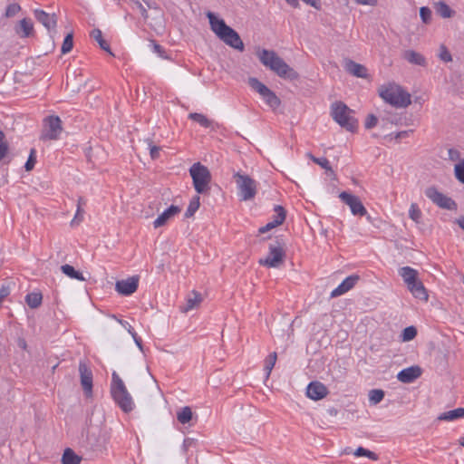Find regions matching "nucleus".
<instances>
[{
	"instance_id": "39448f33",
	"label": "nucleus",
	"mask_w": 464,
	"mask_h": 464,
	"mask_svg": "<svg viewBox=\"0 0 464 464\" xmlns=\"http://www.w3.org/2000/svg\"><path fill=\"white\" fill-rule=\"evenodd\" d=\"M379 95L387 103L396 108H406L411 103L410 93L399 85L382 86L379 90Z\"/></svg>"
},
{
	"instance_id": "393cba45",
	"label": "nucleus",
	"mask_w": 464,
	"mask_h": 464,
	"mask_svg": "<svg viewBox=\"0 0 464 464\" xmlns=\"http://www.w3.org/2000/svg\"><path fill=\"white\" fill-rule=\"evenodd\" d=\"M399 275L407 285H410V284L414 283V281L418 279V271L411 266H403L400 268Z\"/></svg>"
},
{
	"instance_id": "7c9ffc66",
	"label": "nucleus",
	"mask_w": 464,
	"mask_h": 464,
	"mask_svg": "<svg viewBox=\"0 0 464 464\" xmlns=\"http://www.w3.org/2000/svg\"><path fill=\"white\" fill-rule=\"evenodd\" d=\"M62 462L63 464H80L81 458L72 449L68 448L63 454Z\"/></svg>"
},
{
	"instance_id": "de8ad7c7",
	"label": "nucleus",
	"mask_w": 464,
	"mask_h": 464,
	"mask_svg": "<svg viewBox=\"0 0 464 464\" xmlns=\"http://www.w3.org/2000/svg\"><path fill=\"white\" fill-rule=\"evenodd\" d=\"M35 150L32 149L29 154V157L27 159V161L24 164V169L26 171H31L36 163V156H35Z\"/></svg>"
},
{
	"instance_id": "9b49d317",
	"label": "nucleus",
	"mask_w": 464,
	"mask_h": 464,
	"mask_svg": "<svg viewBox=\"0 0 464 464\" xmlns=\"http://www.w3.org/2000/svg\"><path fill=\"white\" fill-rule=\"evenodd\" d=\"M425 196L441 208L449 210L457 208L456 202L452 198L440 192L434 186L429 187L425 189Z\"/></svg>"
},
{
	"instance_id": "6ab92c4d",
	"label": "nucleus",
	"mask_w": 464,
	"mask_h": 464,
	"mask_svg": "<svg viewBox=\"0 0 464 464\" xmlns=\"http://www.w3.org/2000/svg\"><path fill=\"white\" fill-rule=\"evenodd\" d=\"M181 208L179 207L171 205L153 221V227L158 228L165 226L170 218L179 214Z\"/></svg>"
},
{
	"instance_id": "4be33fe9",
	"label": "nucleus",
	"mask_w": 464,
	"mask_h": 464,
	"mask_svg": "<svg viewBox=\"0 0 464 464\" xmlns=\"http://www.w3.org/2000/svg\"><path fill=\"white\" fill-rule=\"evenodd\" d=\"M407 287L415 298L423 301L428 300L429 295L427 290L423 285L422 282L420 281L419 279H416L414 283L410 284V285H407Z\"/></svg>"
},
{
	"instance_id": "a878e982",
	"label": "nucleus",
	"mask_w": 464,
	"mask_h": 464,
	"mask_svg": "<svg viewBox=\"0 0 464 464\" xmlns=\"http://www.w3.org/2000/svg\"><path fill=\"white\" fill-rule=\"evenodd\" d=\"M91 37L93 38L103 51L107 52L110 55L114 56L111 52L110 44L103 39L102 33L100 29L95 28L91 32Z\"/></svg>"
},
{
	"instance_id": "680f3d73",
	"label": "nucleus",
	"mask_w": 464,
	"mask_h": 464,
	"mask_svg": "<svg viewBox=\"0 0 464 464\" xmlns=\"http://www.w3.org/2000/svg\"><path fill=\"white\" fill-rule=\"evenodd\" d=\"M8 146H0V161L6 156Z\"/></svg>"
},
{
	"instance_id": "603ef678",
	"label": "nucleus",
	"mask_w": 464,
	"mask_h": 464,
	"mask_svg": "<svg viewBox=\"0 0 464 464\" xmlns=\"http://www.w3.org/2000/svg\"><path fill=\"white\" fill-rule=\"evenodd\" d=\"M83 213H84V210L82 209V208L78 206L76 213H75V216H74V218H72V220L71 222L72 226L78 225V224H80L82 221V219H83Z\"/></svg>"
},
{
	"instance_id": "423d86ee",
	"label": "nucleus",
	"mask_w": 464,
	"mask_h": 464,
	"mask_svg": "<svg viewBox=\"0 0 464 464\" xmlns=\"http://www.w3.org/2000/svg\"><path fill=\"white\" fill-rule=\"evenodd\" d=\"M189 174L198 193L203 194L209 189L208 184L211 181V174L206 166L200 162L194 163L189 169Z\"/></svg>"
},
{
	"instance_id": "338daca9",
	"label": "nucleus",
	"mask_w": 464,
	"mask_h": 464,
	"mask_svg": "<svg viewBox=\"0 0 464 464\" xmlns=\"http://www.w3.org/2000/svg\"><path fill=\"white\" fill-rule=\"evenodd\" d=\"M85 200L83 199V198L80 197L78 198V203H77V207L80 206L82 208V205H85Z\"/></svg>"
},
{
	"instance_id": "864d4df0",
	"label": "nucleus",
	"mask_w": 464,
	"mask_h": 464,
	"mask_svg": "<svg viewBox=\"0 0 464 464\" xmlns=\"http://www.w3.org/2000/svg\"><path fill=\"white\" fill-rule=\"evenodd\" d=\"M151 44H152V47H153V51L159 54V56H160L161 58H167L164 54H165V51L163 49V47L161 45H160L159 44H157L155 41H151Z\"/></svg>"
},
{
	"instance_id": "3c124183",
	"label": "nucleus",
	"mask_w": 464,
	"mask_h": 464,
	"mask_svg": "<svg viewBox=\"0 0 464 464\" xmlns=\"http://www.w3.org/2000/svg\"><path fill=\"white\" fill-rule=\"evenodd\" d=\"M378 123V119L374 114H369L365 120L364 127L367 130L372 129Z\"/></svg>"
},
{
	"instance_id": "a19ab883",
	"label": "nucleus",
	"mask_w": 464,
	"mask_h": 464,
	"mask_svg": "<svg viewBox=\"0 0 464 464\" xmlns=\"http://www.w3.org/2000/svg\"><path fill=\"white\" fill-rule=\"evenodd\" d=\"M275 212L276 213V215L275 216L273 222L275 223V225L280 226L285 219L286 212L285 208L279 205L275 207Z\"/></svg>"
},
{
	"instance_id": "473e14b6",
	"label": "nucleus",
	"mask_w": 464,
	"mask_h": 464,
	"mask_svg": "<svg viewBox=\"0 0 464 464\" xmlns=\"http://www.w3.org/2000/svg\"><path fill=\"white\" fill-rule=\"evenodd\" d=\"M188 118L196 122H198L199 125L205 128H209L212 126V121L208 119L204 114L198 113V112H191L188 114Z\"/></svg>"
},
{
	"instance_id": "b1692460",
	"label": "nucleus",
	"mask_w": 464,
	"mask_h": 464,
	"mask_svg": "<svg viewBox=\"0 0 464 464\" xmlns=\"http://www.w3.org/2000/svg\"><path fill=\"white\" fill-rule=\"evenodd\" d=\"M403 58L411 64L420 65V66L427 65V61H426L425 57L421 53H420L414 50L405 51L403 53Z\"/></svg>"
},
{
	"instance_id": "f3484780",
	"label": "nucleus",
	"mask_w": 464,
	"mask_h": 464,
	"mask_svg": "<svg viewBox=\"0 0 464 464\" xmlns=\"http://www.w3.org/2000/svg\"><path fill=\"white\" fill-rule=\"evenodd\" d=\"M359 280L360 276L358 275H351L347 276L335 289L332 291L330 295L331 298H335L347 293L354 287Z\"/></svg>"
},
{
	"instance_id": "2f4dec72",
	"label": "nucleus",
	"mask_w": 464,
	"mask_h": 464,
	"mask_svg": "<svg viewBox=\"0 0 464 464\" xmlns=\"http://www.w3.org/2000/svg\"><path fill=\"white\" fill-rule=\"evenodd\" d=\"M119 323L128 331V333L130 334V336H132V338H133L136 345L139 347V349L141 352H143L142 341H141L140 337H139L137 335L133 327L127 321H124V320H119Z\"/></svg>"
},
{
	"instance_id": "69168bd1",
	"label": "nucleus",
	"mask_w": 464,
	"mask_h": 464,
	"mask_svg": "<svg viewBox=\"0 0 464 464\" xmlns=\"http://www.w3.org/2000/svg\"><path fill=\"white\" fill-rule=\"evenodd\" d=\"M456 223L464 230V217L456 219Z\"/></svg>"
},
{
	"instance_id": "1a4fd4ad",
	"label": "nucleus",
	"mask_w": 464,
	"mask_h": 464,
	"mask_svg": "<svg viewBox=\"0 0 464 464\" xmlns=\"http://www.w3.org/2000/svg\"><path fill=\"white\" fill-rule=\"evenodd\" d=\"M248 84L249 86L258 92L260 96L263 98L265 102L272 109L276 110L277 109L280 104L281 101L276 96V94L271 91L266 85H265L263 82H261L258 79L255 77H250L248 79Z\"/></svg>"
},
{
	"instance_id": "c9c22d12",
	"label": "nucleus",
	"mask_w": 464,
	"mask_h": 464,
	"mask_svg": "<svg viewBox=\"0 0 464 464\" xmlns=\"http://www.w3.org/2000/svg\"><path fill=\"white\" fill-rule=\"evenodd\" d=\"M177 419L178 420L182 423L186 424L190 421L192 419V411L188 406L183 407L178 413H177Z\"/></svg>"
},
{
	"instance_id": "aec40b11",
	"label": "nucleus",
	"mask_w": 464,
	"mask_h": 464,
	"mask_svg": "<svg viewBox=\"0 0 464 464\" xmlns=\"http://www.w3.org/2000/svg\"><path fill=\"white\" fill-rule=\"evenodd\" d=\"M344 67L345 70L353 76L364 79L368 77L367 68L362 64L353 62V60L346 61Z\"/></svg>"
},
{
	"instance_id": "dca6fc26",
	"label": "nucleus",
	"mask_w": 464,
	"mask_h": 464,
	"mask_svg": "<svg viewBox=\"0 0 464 464\" xmlns=\"http://www.w3.org/2000/svg\"><path fill=\"white\" fill-rule=\"evenodd\" d=\"M328 392L327 387L318 381L311 382L306 388L307 397L314 401L324 399Z\"/></svg>"
},
{
	"instance_id": "0eeeda50",
	"label": "nucleus",
	"mask_w": 464,
	"mask_h": 464,
	"mask_svg": "<svg viewBox=\"0 0 464 464\" xmlns=\"http://www.w3.org/2000/svg\"><path fill=\"white\" fill-rule=\"evenodd\" d=\"M233 179L237 184L238 196L241 200H250L256 194V181L249 175L235 172Z\"/></svg>"
},
{
	"instance_id": "bf43d9fd",
	"label": "nucleus",
	"mask_w": 464,
	"mask_h": 464,
	"mask_svg": "<svg viewBox=\"0 0 464 464\" xmlns=\"http://www.w3.org/2000/svg\"><path fill=\"white\" fill-rule=\"evenodd\" d=\"M359 5H375L377 0H354Z\"/></svg>"
},
{
	"instance_id": "412c9836",
	"label": "nucleus",
	"mask_w": 464,
	"mask_h": 464,
	"mask_svg": "<svg viewBox=\"0 0 464 464\" xmlns=\"http://www.w3.org/2000/svg\"><path fill=\"white\" fill-rule=\"evenodd\" d=\"M15 33L23 38L29 37L34 34V24L31 19L24 18L15 26Z\"/></svg>"
},
{
	"instance_id": "37998d69",
	"label": "nucleus",
	"mask_w": 464,
	"mask_h": 464,
	"mask_svg": "<svg viewBox=\"0 0 464 464\" xmlns=\"http://www.w3.org/2000/svg\"><path fill=\"white\" fill-rule=\"evenodd\" d=\"M148 144V148L150 150V155L152 160H157L160 157V152L161 150V147L153 145L152 140L148 139L146 140Z\"/></svg>"
},
{
	"instance_id": "f8f14e48",
	"label": "nucleus",
	"mask_w": 464,
	"mask_h": 464,
	"mask_svg": "<svg viewBox=\"0 0 464 464\" xmlns=\"http://www.w3.org/2000/svg\"><path fill=\"white\" fill-rule=\"evenodd\" d=\"M339 198L344 204L350 207L351 212L353 215L364 216L367 214L366 208L357 196L343 191L339 194Z\"/></svg>"
},
{
	"instance_id": "9d476101",
	"label": "nucleus",
	"mask_w": 464,
	"mask_h": 464,
	"mask_svg": "<svg viewBox=\"0 0 464 464\" xmlns=\"http://www.w3.org/2000/svg\"><path fill=\"white\" fill-rule=\"evenodd\" d=\"M63 130L62 121L58 116H48L44 120V129L41 135L43 140H57Z\"/></svg>"
},
{
	"instance_id": "c85d7f7f",
	"label": "nucleus",
	"mask_w": 464,
	"mask_h": 464,
	"mask_svg": "<svg viewBox=\"0 0 464 464\" xmlns=\"http://www.w3.org/2000/svg\"><path fill=\"white\" fill-rule=\"evenodd\" d=\"M43 295L40 292L29 293L25 296L27 305L32 309H36L42 304Z\"/></svg>"
},
{
	"instance_id": "13d9d810",
	"label": "nucleus",
	"mask_w": 464,
	"mask_h": 464,
	"mask_svg": "<svg viewBox=\"0 0 464 464\" xmlns=\"http://www.w3.org/2000/svg\"><path fill=\"white\" fill-rule=\"evenodd\" d=\"M411 133H412L411 130L399 131L395 134V139L401 140V139L407 138V137H409V135Z\"/></svg>"
},
{
	"instance_id": "f257e3e1",
	"label": "nucleus",
	"mask_w": 464,
	"mask_h": 464,
	"mask_svg": "<svg viewBox=\"0 0 464 464\" xmlns=\"http://www.w3.org/2000/svg\"><path fill=\"white\" fill-rule=\"evenodd\" d=\"M260 63L277 76L286 80H297L299 73L290 67L275 51L258 49L256 52Z\"/></svg>"
},
{
	"instance_id": "72a5a7b5",
	"label": "nucleus",
	"mask_w": 464,
	"mask_h": 464,
	"mask_svg": "<svg viewBox=\"0 0 464 464\" xmlns=\"http://www.w3.org/2000/svg\"><path fill=\"white\" fill-rule=\"evenodd\" d=\"M385 392L381 389H372L369 392V401L372 405L380 403L384 398Z\"/></svg>"
},
{
	"instance_id": "0e129e2a",
	"label": "nucleus",
	"mask_w": 464,
	"mask_h": 464,
	"mask_svg": "<svg viewBox=\"0 0 464 464\" xmlns=\"http://www.w3.org/2000/svg\"><path fill=\"white\" fill-rule=\"evenodd\" d=\"M0 146H8L5 133L0 130Z\"/></svg>"
},
{
	"instance_id": "ddd939ff",
	"label": "nucleus",
	"mask_w": 464,
	"mask_h": 464,
	"mask_svg": "<svg viewBox=\"0 0 464 464\" xmlns=\"http://www.w3.org/2000/svg\"><path fill=\"white\" fill-rule=\"evenodd\" d=\"M81 385L87 397L92 394V372L84 362L79 363Z\"/></svg>"
},
{
	"instance_id": "49530a36",
	"label": "nucleus",
	"mask_w": 464,
	"mask_h": 464,
	"mask_svg": "<svg viewBox=\"0 0 464 464\" xmlns=\"http://www.w3.org/2000/svg\"><path fill=\"white\" fill-rule=\"evenodd\" d=\"M20 10H21V6L18 4H16V3L10 4L7 5V7L5 9V16L7 18L14 17V15H16L19 13Z\"/></svg>"
},
{
	"instance_id": "a18cd8bd",
	"label": "nucleus",
	"mask_w": 464,
	"mask_h": 464,
	"mask_svg": "<svg viewBox=\"0 0 464 464\" xmlns=\"http://www.w3.org/2000/svg\"><path fill=\"white\" fill-rule=\"evenodd\" d=\"M417 329L414 326H408L402 331V340L407 342L415 338Z\"/></svg>"
},
{
	"instance_id": "c756f323",
	"label": "nucleus",
	"mask_w": 464,
	"mask_h": 464,
	"mask_svg": "<svg viewBox=\"0 0 464 464\" xmlns=\"http://www.w3.org/2000/svg\"><path fill=\"white\" fill-rule=\"evenodd\" d=\"M61 270L64 275H66L70 278L77 279L79 281H85V278L82 276V274L75 270L73 266L68 264L63 265L61 266Z\"/></svg>"
},
{
	"instance_id": "5fc2aeb1",
	"label": "nucleus",
	"mask_w": 464,
	"mask_h": 464,
	"mask_svg": "<svg viewBox=\"0 0 464 464\" xmlns=\"http://www.w3.org/2000/svg\"><path fill=\"white\" fill-rule=\"evenodd\" d=\"M304 4L315 8L316 10L321 9L320 0H302Z\"/></svg>"
},
{
	"instance_id": "cd10ccee",
	"label": "nucleus",
	"mask_w": 464,
	"mask_h": 464,
	"mask_svg": "<svg viewBox=\"0 0 464 464\" xmlns=\"http://www.w3.org/2000/svg\"><path fill=\"white\" fill-rule=\"evenodd\" d=\"M436 13L442 18H450L455 14L452 10L444 1H440L434 5Z\"/></svg>"
},
{
	"instance_id": "a211bd4d",
	"label": "nucleus",
	"mask_w": 464,
	"mask_h": 464,
	"mask_svg": "<svg viewBox=\"0 0 464 464\" xmlns=\"http://www.w3.org/2000/svg\"><path fill=\"white\" fill-rule=\"evenodd\" d=\"M421 375L420 366L414 365L399 372L397 379L402 383H411Z\"/></svg>"
},
{
	"instance_id": "09e8293b",
	"label": "nucleus",
	"mask_w": 464,
	"mask_h": 464,
	"mask_svg": "<svg viewBox=\"0 0 464 464\" xmlns=\"http://www.w3.org/2000/svg\"><path fill=\"white\" fill-rule=\"evenodd\" d=\"M439 58L445 63L452 61V55L444 44L440 46Z\"/></svg>"
},
{
	"instance_id": "20e7f679",
	"label": "nucleus",
	"mask_w": 464,
	"mask_h": 464,
	"mask_svg": "<svg viewBox=\"0 0 464 464\" xmlns=\"http://www.w3.org/2000/svg\"><path fill=\"white\" fill-rule=\"evenodd\" d=\"M354 111L344 102H336L331 106L333 119L343 129L354 132L358 129V121L353 116Z\"/></svg>"
},
{
	"instance_id": "2eb2a0df",
	"label": "nucleus",
	"mask_w": 464,
	"mask_h": 464,
	"mask_svg": "<svg viewBox=\"0 0 464 464\" xmlns=\"http://www.w3.org/2000/svg\"><path fill=\"white\" fill-rule=\"evenodd\" d=\"M139 285V277L131 276L127 279L119 280L116 282L115 289L122 295H130L133 294Z\"/></svg>"
},
{
	"instance_id": "6e6d98bb",
	"label": "nucleus",
	"mask_w": 464,
	"mask_h": 464,
	"mask_svg": "<svg viewBox=\"0 0 464 464\" xmlns=\"http://www.w3.org/2000/svg\"><path fill=\"white\" fill-rule=\"evenodd\" d=\"M449 159L450 160H457L459 159V152L455 149H449L448 150Z\"/></svg>"
},
{
	"instance_id": "5701e85b",
	"label": "nucleus",
	"mask_w": 464,
	"mask_h": 464,
	"mask_svg": "<svg viewBox=\"0 0 464 464\" xmlns=\"http://www.w3.org/2000/svg\"><path fill=\"white\" fill-rule=\"evenodd\" d=\"M202 295L197 291H192L186 300V304L180 307L181 312L188 313V311L198 307L202 302Z\"/></svg>"
},
{
	"instance_id": "f03ea898",
	"label": "nucleus",
	"mask_w": 464,
	"mask_h": 464,
	"mask_svg": "<svg viewBox=\"0 0 464 464\" xmlns=\"http://www.w3.org/2000/svg\"><path fill=\"white\" fill-rule=\"evenodd\" d=\"M206 15L208 18L210 29L222 42L239 52L245 50L244 43L236 30L228 26L223 19L218 18L213 12L208 11Z\"/></svg>"
},
{
	"instance_id": "8fccbe9b",
	"label": "nucleus",
	"mask_w": 464,
	"mask_h": 464,
	"mask_svg": "<svg viewBox=\"0 0 464 464\" xmlns=\"http://www.w3.org/2000/svg\"><path fill=\"white\" fill-rule=\"evenodd\" d=\"M420 16L424 24H429L431 20V10L428 6L420 7Z\"/></svg>"
},
{
	"instance_id": "f704fd0d",
	"label": "nucleus",
	"mask_w": 464,
	"mask_h": 464,
	"mask_svg": "<svg viewBox=\"0 0 464 464\" xmlns=\"http://www.w3.org/2000/svg\"><path fill=\"white\" fill-rule=\"evenodd\" d=\"M200 206V198L199 196H195L190 200L188 207L185 212V218H189L194 216L196 211L198 209Z\"/></svg>"
},
{
	"instance_id": "ea45409f",
	"label": "nucleus",
	"mask_w": 464,
	"mask_h": 464,
	"mask_svg": "<svg viewBox=\"0 0 464 464\" xmlns=\"http://www.w3.org/2000/svg\"><path fill=\"white\" fill-rule=\"evenodd\" d=\"M353 454L356 457H367L370 459L374 460V461L379 459V457L376 453H374L373 451H371L367 449H364L362 447H358Z\"/></svg>"
},
{
	"instance_id": "052dcab7",
	"label": "nucleus",
	"mask_w": 464,
	"mask_h": 464,
	"mask_svg": "<svg viewBox=\"0 0 464 464\" xmlns=\"http://www.w3.org/2000/svg\"><path fill=\"white\" fill-rule=\"evenodd\" d=\"M194 444V440L193 439H185L184 441H183V448L185 450H187L190 446H192Z\"/></svg>"
},
{
	"instance_id": "4c0bfd02",
	"label": "nucleus",
	"mask_w": 464,
	"mask_h": 464,
	"mask_svg": "<svg viewBox=\"0 0 464 464\" xmlns=\"http://www.w3.org/2000/svg\"><path fill=\"white\" fill-rule=\"evenodd\" d=\"M276 360H277V354L276 352L274 353H271L267 357L266 359L265 360V371L266 372V378L269 377L276 362Z\"/></svg>"
},
{
	"instance_id": "e433bc0d",
	"label": "nucleus",
	"mask_w": 464,
	"mask_h": 464,
	"mask_svg": "<svg viewBox=\"0 0 464 464\" xmlns=\"http://www.w3.org/2000/svg\"><path fill=\"white\" fill-rule=\"evenodd\" d=\"M307 157L311 159L313 162L324 169L326 171H330L332 174H334L330 162L326 158H316L312 153H307Z\"/></svg>"
},
{
	"instance_id": "e2e57ef3",
	"label": "nucleus",
	"mask_w": 464,
	"mask_h": 464,
	"mask_svg": "<svg viewBox=\"0 0 464 464\" xmlns=\"http://www.w3.org/2000/svg\"><path fill=\"white\" fill-rule=\"evenodd\" d=\"M286 3L294 8H298L300 6L299 0H285Z\"/></svg>"
},
{
	"instance_id": "58836bf2",
	"label": "nucleus",
	"mask_w": 464,
	"mask_h": 464,
	"mask_svg": "<svg viewBox=\"0 0 464 464\" xmlns=\"http://www.w3.org/2000/svg\"><path fill=\"white\" fill-rule=\"evenodd\" d=\"M409 217L415 223L419 224L420 222L422 213L420 209L419 206L416 203H411L409 209Z\"/></svg>"
},
{
	"instance_id": "4d7b16f0",
	"label": "nucleus",
	"mask_w": 464,
	"mask_h": 464,
	"mask_svg": "<svg viewBox=\"0 0 464 464\" xmlns=\"http://www.w3.org/2000/svg\"><path fill=\"white\" fill-rule=\"evenodd\" d=\"M277 227L276 225H275V223L273 221L267 223L266 226L264 227H261L259 229H258V232L259 234H264L266 232H267L268 230Z\"/></svg>"
},
{
	"instance_id": "774afa93",
	"label": "nucleus",
	"mask_w": 464,
	"mask_h": 464,
	"mask_svg": "<svg viewBox=\"0 0 464 464\" xmlns=\"http://www.w3.org/2000/svg\"><path fill=\"white\" fill-rule=\"evenodd\" d=\"M459 444L464 447V436L459 440Z\"/></svg>"
},
{
	"instance_id": "7ed1b4c3",
	"label": "nucleus",
	"mask_w": 464,
	"mask_h": 464,
	"mask_svg": "<svg viewBox=\"0 0 464 464\" xmlns=\"http://www.w3.org/2000/svg\"><path fill=\"white\" fill-rule=\"evenodd\" d=\"M111 394L115 403L122 411L128 413L133 410V400L122 379L116 372H113L111 374Z\"/></svg>"
},
{
	"instance_id": "4468645a",
	"label": "nucleus",
	"mask_w": 464,
	"mask_h": 464,
	"mask_svg": "<svg viewBox=\"0 0 464 464\" xmlns=\"http://www.w3.org/2000/svg\"><path fill=\"white\" fill-rule=\"evenodd\" d=\"M34 14L35 19L42 24L50 34L56 33L57 17L55 14H48L44 10L35 9Z\"/></svg>"
},
{
	"instance_id": "79ce46f5",
	"label": "nucleus",
	"mask_w": 464,
	"mask_h": 464,
	"mask_svg": "<svg viewBox=\"0 0 464 464\" xmlns=\"http://www.w3.org/2000/svg\"><path fill=\"white\" fill-rule=\"evenodd\" d=\"M72 47H73V35H72V33H70L63 39L62 48H61L62 53L65 54V53L71 52Z\"/></svg>"
},
{
	"instance_id": "c03bdc74",
	"label": "nucleus",
	"mask_w": 464,
	"mask_h": 464,
	"mask_svg": "<svg viewBox=\"0 0 464 464\" xmlns=\"http://www.w3.org/2000/svg\"><path fill=\"white\" fill-rule=\"evenodd\" d=\"M456 179L464 184V160H461L454 168Z\"/></svg>"
},
{
	"instance_id": "6e6552de",
	"label": "nucleus",
	"mask_w": 464,
	"mask_h": 464,
	"mask_svg": "<svg viewBox=\"0 0 464 464\" xmlns=\"http://www.w3.org/2000/svg\"><path fill=\"white\" fill-rule=\"evenodd\" d=\"M284 246L285 244L278 240L271 243L268 246L269 253L267 256L259 259L258 264L268 268L279 267L284 263L285 256Z\"/></svg>"
},
{
	"instance_id": "bb28decb",
	"label": "nucleus",
	"mask_w": 464,
	"mask_h": 464,
	"mask_svg": "<svg viewBox=\"0 0 464 464\" xmlns=\"http://www.w3.org/2000/svg\"><path fill=\"white\" fill-rule=\"evenodd\" d=\"M464 417V408H457L449 411L441 413L439 417V420L452 421L457 419Z\"/></svg>"
}]
</instances>
